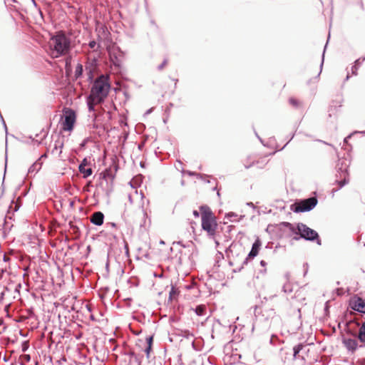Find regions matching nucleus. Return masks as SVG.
<instances>
[{
	"mask_svg": "<svg viewBox=\"0 0 365 365\" xmlns=\"http://www.w3.org/2000/svg\"><path fill=\"white\" fill-rule=\"evenodd\" d=\"M109 90L110 84L107 78L103 76H101L94 81L91 93L86 100L89 112H95V106L104 101L108 94ZM91 117L96 119V114L93 113Z\"/></svg>",
	"mask_w": 365,
	"mask_h": 365,
	"instance_id": "obj_1",
	"label": "nucleus"
},
{
	"mask_svg": "<svg viewBox=\"0 0 365 365\" xmlns=\"http://www.w3.org/2000/svg\"><path fill=\"white\" fill-rule=\"evenodd\" d=\"M70 40L61 32L51 37L49 46L51 56L53 58H58L66 54L70 49Z\"/></svg>",
	"mask_w": 365,
	"mask_h": 365,
	"instance_id": "obj_2",
	"label": "nucleus"
},
{
	"mask_svg": "<svg viewBox=\"0 0 365 365\" xmlns=\"http://www.w3.org/2000/svg\"><path fill=\"white\" fill-rule=\"evenodd\" d=\"M200 210L202 228L210 237H214L217 227L215 217L208 207L202 206Z\"/></svg>",
	"mask_w": 365,
	"mask_h": 365,
	"instance_id": "obj_3",
	"label": "nucleus"
},
{
	"mask_svg": "<svg viewBox=\"0 0 365 365\" xmlns=\"http://www.w3.org/2000/svg\"><path fill=\"white\" fill-rule=\"evenodd\" d=\"M297 230L298 231L297 233H299L301 237L307 240H314L318 238V234L316 231L302 223L297 225Z\"/></svg>",
	"mask_w": 365,
	"mask_h": 365,
	"instance_id": "obj_4",
	"label": "nucleus"
},
{
	"mask_svg": "<svg viewBox=\"0 0 365 365\" xmlns=\"http://www.w3.org/2000/svg\"><path fill=\"white\" fill-rule=\"evenodd\" d=\"M76 121V113L71 109H67L64 112L63 129L64 130L71 131L73 128Z\"/></svg>",
	"mask_w": 365,
	"mask_h": 365,
	"instance_id": "obj_5",
	"label": "nucleus"
},
{
	"mask_svg": "<svg viewBox=\"0 0 365 365\" xmlns=\"http://www.w3.org/2000/svg\"><path fill=\"white\" fill-rule=\"evenodd\" d=\"M108 53L110 58L113 63L118 67H120L123 63V53L119 49V48L113 46L108 48Z\"/></svg>",
	"mask_w": 365,
	"mask_h": 365,
	"instance_id": "obj_6",
	"label": "nucleus"
},
{
	"mask_svg": "<svg viewBox=\"0 0 365 365\" xmlns=\"http://www.w3.org/2000/svg\"><path fill=\"white\" fill-rule=\"evenodd\" d=\"M317 203V200L316 198H308L304 201H302L299 205H297L294 209V212H300L309 211L316 206Z\"/></svg>",
	"mask_w": 365,
	"mask_h": 365,
	"instance_id": "obj_7",
	"label": "nucleus"
},
{
	"mask_svg": "<svg viewBox=\"0 0 365 365\" xmlns=\"http://www.w3.org/2000/svg\"><path fill=\"white\" fill-rule=\"evenodd\" d=\"M351 308L360 313L365 314V302L361 298H356L351 302Z\"/></svg>",
	"mask_w": 365,
	"mask_h": 365,
	"instance_id": "obj_8",
	"label": "nucleus"
},
{
	"mask_svg": "<svg viewBox=\"0 0 365 365\" xmlns=\"http://www.w3.org/2000/svg\"><path fill=\"white\" fill-rule=\"evenodd\" d=\"M342 342L347 350L351 352L355 351L358 347L357 341L354 339L344 338Z\"/></svg>",
	"mask_w": 365,
	"mask_h": 365,
	"instance_id": "obj_9",
	"label": "nucleus"
},
{
	"mask_svg": "<svg viewBox=\"0 0 365 365\" xmlns=\"http://www.w3.org/2000/svg\"><path fill=\"white\" fill-rule=\"evenodd\" d=\"M88 160L84 158L81 163L79 165V171L83 175V178H86L92 174V169L91 168H86Z\"/></svg>",
	"mask_w": 365,
	"mask_h": 365,
	"instance_id": "obj_10",
	"label": "nucleus"
},
{
	"mask_svg": "<svg viewBox=\"0 0 365 365\" xmlns=\"http://www.w3.org/2000/svg\"><path fill=\"white\" fill-rule=\"evenodd\" d=\"M104 215L101 212H94L91 217V222L96 225H101L103 223Z\"/></svg>",
	"mask_w": 365,
	"mask_h": 365,
	"instance_id": "obj_11",
	"label": "nucleus"
},
{
	"mask_svg": "<svg viewBox=\"0 0 365 365\" xmlns=\"http://www.w3.org/2000/svg\"><path fill=\"white\" fill-rule=\"evenodd\" d=\"M261 247V242L259 239L256 240L253 243L251 251L248 254V258H254L258 255L259 248Z\"/></svg>",
	"mask_w": 365,
	"mask_h": 365,
	"instance_id": "obj_12",
	"label": "nucleus"
},
{
	"mask_svg": "<svg viewBox=\"0 0 365 365\" xmlns=\"http://www.w3.org/2000/svg\"><path fill=\"white\" fill-rule=\"evenodd\" d=\"M358 338L360 342L362 343V346H365V322H364L359 330Z\"/></svg>",
	"mask_w": 365,
	"mask_h": 365,
	"instance_id": "obj_13",
	"label": "nucleus"
},
{
	"mask_svg": "<svg viewBox=\"0 0 365 365\" xmlns=\"http://www.w3.org/2000/svg\"><path fill=\"white\" fill-rule=\"evenodd\" d=\"M205 306L204 305H199L197 306L196 308H195V313L198 316H203L205 315Z\"/></svg>",
	"mask_w": 365,
	"mask_h": 365,
	"instance_id": "obj_14",
	"label": "nucleus"
},
{
	"mask_svg": "<svg viewBox=\"0 0 365 365\" xmlns=\"http://www.w3.org/2000/svg\"><path fill=\"white\" fill-rule=\"evenodd\" d=\"M237 217V215L234 212H229L225 216V217L229 219L231 222L238 221Z\"/></svg>",
	"mask_w": 365,
	"mask_h": 365,
	"instance_id": "obj_15",
	"label": "nucleus"
},
{
	"mask_svg": "<svg viewBox=\"0 0 365 365\" xmlns=\"http://www.w3.org/2000/svg\"><path fill=\"white\" fill-rule=\"evenodd\" d=\"M303 348V345L302 344H298L297 346H295L294 348H293V351H294V357L296 359L298 354L300 352V351Z\"/></svg>",
	"mask_w": 365,
	"mask_h": 365,
	"instance_id": "obj_16",
	"label": "nucleus"
},
{
	"mask_svg": "<svg viewBox=\"0 0 365 365\" xmlns=\"http://www.w3.org/2000/svg\"><path fill=\"white\" fill-rule=\"evenodd\" d=\"M83 73V66L81 64H78L76 67L75 75L76 77L80 76Z\"/></svg>",
	"mask_w": 365,
	"mask_h": 365,
	"instance_id": "obj_17",
	"label": "nucleus"
},
{
	"mask_svg": "<svg viewBox=\"0 0 365 365\" xmlns=\"http://www.w3.org/2000/svg\"><path fill=\"white\" fill-rule=\"evenodd\" d=\"M360 61L359 59L356 60V61H355V65L352 67V72H353V73H354V74H356V70H357V68H358V66H359V64H360V61Z\"/></svg>",
	"mask_w": 365,
	"mask_h": 365,
	"instance_id": "obj_18",
	"label": "nucleus"
},
{
	"mask_svg": "<svg viewBox=\"0 0 365 365\" xmlns=\"http://www.w3.org/2000/svg\"><path fill=\"white\" fill-rule=\"evenodd\" d=\"M347 183H348V180H346V175H344V180L339 182V187H342L343 186H344Z\"/></svg>",
	"mask_w": 365,
	"mask_h": 365,
	"instance_id": "obj_19",
	"label": "nucleus"
},
{
	"mask_svg": "<svg viewBox=\"0 0 365 365\" xmlns=\"http://www.w3.org/2000/svg\"><path fill=\"white\" fill-rule=\"evenodd\" d=\"M167 64V60H164L162 64L158 66V69L161 70Z\"/></svg>",
	"mask_w": 365,
	"mask_h": 365,
	"instance_id": "obj_20",
	"label": "nucleus"
},
{
	"mask_svg": "<svg viewBox=\"0 0 365 365\" xmlns=\"http://www.w3.org/2000/svg\"><path fill=\"white\" fill-rule=\"evenodd\" d=\"M96 41H91V42L89 43V46H90V48H95V46H96Z\"/></svg>",
	"mask_w": 365,
	"mask_h": 365,
	"instance_id": "obj_21",
	"label": "nucleus"
},
{
	"mask_svg": "<svg viewBox=\"0 0 365 365\" xmlns=\"http://www.w3.org/2000/svg\"><path fill=\"white\" fill-rule=\"evenodd\" d=\"M150 349H151V346L150 345H148V346L145 349V352H146L148 356H149V353H150Z\"/></svg>",
	"mask_w": 365,
	"mask_h": 365,
	"instance_id": "obj_22",
	"label": "nucleus"
},
{
	"mask_svg": "<svg viewBox=\"0 0 365 365\" xmlns=\"http://www.w3.org/2000/svg\"><path fill=\"white\" fill-rule=\"evenodd\" d=\"M289 102H290V103H292V105H294V106L297 105V101H296V100H294V99H293V98H291V99L289 100Z\"/></svg>",
	"mask_w": 365,
	"mask_h": 365,
	"instance_id": "obj_23",
	"label": "nucleus"
},
{
	"mask_svg": "<svg viewBox=\"0 0 365 365\" xmlns=\"http://www.w3.org/2000/svg\"><path fill=\"white\" fill-rule=\"evenodd\" d=\"M147 341H148V345H150L151 346V344H152V341H153V337H149L147 339Z\"/></svg>",
	"mask_w": 365,
	"mask_h": 365,
	"instance_id": "obj_24",
	"label": "nucleus"
},
{
	"mask_svg": "<svg viewBox=\"0 0 365 365\" xmlns=\"http://www.w3.org/2000/svg\"><path fill=\"white\" fill-rule=\"evenodd\" d=\"M193 215L196 217H199V212L197 210H194L193 211Z\"/></svg>",
	"mask_w": 365,
	"mask_h": 365,
	"instance_id": "obj_25",
	"label": "nucleus"
},
{
	"mask_svg": "<svg viewBox=\"0 0 365 365\" xmlns=\"http://www.w3.org/2000/svg\"><path fill=\"white\" fill-rule=\"evenodd\" d=\"M260 264H261L262 267H264V266L267 264V263H266L264 260H262V261L260 262Z\"/></svg>",
	"mask_w": 365,
	"mask_h": 365,
	"instance_id": "obj_26",
	"label": "nucleus"
},
{
	"mask_svg": "<svg viewBox=\"0 0 365 365\" xmlns=\"http://www.w3.org/2000/svg\"><path fill=\"white\" fill-rule=\"evenodd\" d=\"M175 292L174 288H173V287H172L171 291H170V297H171V296H172V294H174Z\"/></svg>",
	"mask_w": 365,
	"mask_h": 365,
	"instance_id": "obj_27",
	"label": "nucleus"
},
{
	"mask_svg": "<svg viewBox=\"0 0 365 365\" xmlns=\"http://www.w3.org/2000/svg\"><path fill=\"white\" fill-rule=\"evenodd\" d=\"M128 198H129V201L130 202V203H132V202H133V200H132V196H131V195H129Z\"/></svg>",
	"mask_w": 365,
	"mask_h": 365,
	"instance_id": "obj_28",
	"label": "nucleus"
},
{
	"mask_svg": "<svg viewBox=\"0 0 365 365\" xmlns=\"http://www.w3.org/2000/svg\"><path fill=\"white\" fill-rule=\"evenodd\" d=\"M130 186H131L132 187H133V188H134V187H133V182H130Z\"/></svg>",
	"mask_w": 365,
	"mask_h": 365,
	"instance_id": "obj_29",
	"label": "nucleus"
},
{
	"mask_svg": "<svg viewBox=\"0 0 365 365\" xmlns=\"http://www.w3.org/2000/svg\"><path fill=\"white\" fill-rule=\"evenodd\" d=\"M350 138V136H348L347 138H344V141L346 142L347 138Z\"/></svg>",
	"mask_w": 365,
	"mask_h": 365,
	"instance_id": "obj_30",
	"label": "nucleus"
},
{
	"mask_svg": "<svg viewBox=\"0 0 365 365\" xmlns=\"http://www.w3.org/2000/svg\"><path fill=\"white\" fill-rule=\"evenodd\" d=\"M160 244H162V245H163V244H164V242H163V240H160Z\"/></svg>",
	"mask_w": 365,
	"mask_h": 365,
	"instance_id": "obj_31",
	"label": "nucleus"
},
{
	"mask_svg": "<svg viewBox=\"0 0 365 365\" xmlns=\"http://www.w3.org/2000/svg\"><path fill=\"white\" fill-rule=\"evenodd\" d=\"M140 198L142 199L143 197V195L142 193H140Z\"/></svg>",
	"mask_w": 365,
	"mask_h": 365,
	"instance_id": "obj_32",
	"label": "nucleus"
},
{
	"mask_svg": "<svg viewBox=\"0 0 365 365\" xmlns=\"http://www.w3.org/2000/svg\"><path fill=\"white\" fill-rule=\"evenodd\" d=\"M2 120H4L2 119ZM3 123H4V125L5 126V128H6V123H4V121H3Z\"/></svg>",
	"mask_w": 365,
	"mask_h": 365,
	"instance_id": "obj_33",
	"label": "nucleus"
},
{
	"mask_svg": "<svg viewBox=\"0 0 365 365\" xmlns=\"http://www.w3.org/2000/svg\"><path fill=\"white\" fill-rule=\"evenodd\" d=\"M317 243L320 245V240H318Z\"/></svg>",
	"mask_w": 365,
	"mask_h": 365,
	"instance_id": "obj_34",
	"label": "nucleus"
}]
</instances>
